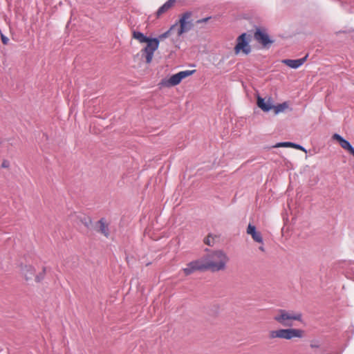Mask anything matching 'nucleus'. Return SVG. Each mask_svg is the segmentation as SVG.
Masks as SVG:
<instances>
[{
    "mask_svg": "<svg viewBox=\"0 0 354 354\" xmlns=\"http://www.w3.org/2000/svg\"><path fill=\"white\" fill-rule=\"evenodd\" d=\"M228 261L229 257L223 251H212L204 257L201 263V270L204 269L214 272L224 270Z\"/></svg>",
    "mask_w": 354,
    "mask_h": 354,
    "instance_id": "obj_1",
    "label": "nucleus"
},
{
    "mask_svg": "<svg viewBox=\"0 0 354 354\" xmlns=\"http://www.w3.org/2000/svg\"><path fill=\"white\" fill-rule=\"evenodd\" d=\"M273 319L283 326L292 327L294 322H301L302 314L299 312L280 308L274 312Z\"/></svg>",
    "mask_w": 354,
    "mask_h": 354,
    "instance_id": "obj_2",
    "label": "nucleus"
},
{
    "mask_svg": "<svg viewBox=\"0 0 354 354\" xmlns=\"http://www.w3.org/2000/svg\"><path fill=\"white\" fill-rule=\"evenodd\" d=\"M304 330L297 328H281L269 332L270 339H283L290 340L293 338H301L304 336Z\"/></svg>",
    "mask_w": 354,
    "mask_h": 354,
    "instance_id": "obj_3",
    "label": "nucleus"
},
{
    "mask_svg": "<svg viewBox=\"0 0 354 354\" xmlns=\"http://www.w3.org/2000/svg\"><path fill=\"white\" fill-rule=\"evenodd\" d=\"M251 50L250 36L246 33L241 34L236 39V44L234 48V54L239 55L243 53L247 55L250 53Z\"/></svg>",
    "mask_w": 354,
    "mask_h": 354,
    "instance_id": "obj_4",
    "label": "nucleus"
},
{
    "mask_svg": "<svg viewBox=\"0 0 354 354\" xmlns=\"http://www.w3.org/2000/svg\"><path fill=\"white\" fill-rule=\"evenodd\" d=\"M193 14L192 11H187L181 15L179 19L180 27L178 29V36H180L183 33L189 32L194 28V24L192 19Z\"/></svg>",
    "mask_w": 354,
    "mask_h": 354,
    "instance_id": "obj_5",
    "label": "nucleus"
},
{
    "mask_svg": "<svg viewBox=\"0 0 354 354\" xmlns=\"http://www.w3.org/2000/svg\"><path fill=\"white\" fill-rule=\"evenodd\" d=\"M147 46L141 50L142 56H145L146 63L149 64L151 62L153 53L159 46V39L149 38V41L145 42Z\"/></svg>",
    "mask_w": 354,
    "mask_h": 354,
    "instance_id": "obj_6",
    "label": "nucleus"
},
{
    "mask_svg": "<svg viewBox=\"0 0 354 354\" xmlns=\"http://www.w3.org/2000/svg\"><path fill=\"white\" fill-rule=\"evenodd\" d=\"M179 73L171 75L169 79H163L160 82L161 86L171 87L179 84L181 82Z\"/></svg>",
    "mask_w": 354,
    "mask_h": 354,
    "instance_id": "obj_7",
    "label": "nucleus"
},
{
    "mask_svg": "<svg viewBox=\"0 0 354 354\" xmlns=\"http://www.w3.org/2000/svg\"><path fill=\"white\" fill-rule=\"evenodd\" d=\"M176 3V0H168L162 6H160L156 12V18H160L162 15L170 10Z\"/></svg>",
    "mask_w": 354,
    "mask_h": 354,
    "instance_id": "obj_8",
    "label": "nucleus"
},
{
    "mask_svg": "<svg viewBox=\"0 0 354 354\" xmlns=\"http://www.w3.org/2000/svg\"><path fill=\"white\" fill-rule=\"evenodd\" d=\"M257 105L263 111L268 112L272 109L274 107L273 102L271 98H268L267 100L261 97H257Z\"/></svg>",
    "mask_w": 354,
    "mask_h": 354,
    "instance_id": "obj_9",
    "label": "nucleus"
},
{
    "mask_svg": "<svg viewBox=\"0 0 354 354\" xmlns=\"http://www.w3.org/2000/svg\"><path fill=\"white\" fill-rule=\"evenodd\" d=\"M21 272L26 281L32 279L35 274V269L30 265H21Z\"/></svg>",
    "mask_w": 354,
    "mask_h": 354,
    "instance_id": "obj_10",
    "label": "nucleus"
},
{
    "mask_svg": "<svg viewBox=\"0 0 354 354\" xmlns=\"http://www.w3.org/2000/svg\"><path fill=\"white\" fill-rule=\"evenodd\" d=\"M307 57L308 55H306L304 57L298 59H283L281 62L290 68H297L304 64L307 59Z\"/></svg>",
    "mask_w": 354,
    "mask_h": 354,
    "instance_id": "obj_11",
    "label": "nucleus"
},
{
    "mask_svg": "<svg viewBox=\"0 0 354 354\" xmlns=\"http://www.w3.org/2000/svg\"><path fill=\"white\" fill-rule=\"evenodd\" d=\"M254 37L256 41H257L259 43L261 44L264 46L272 42L270 40L268 35L266 32L260 30H257L254 32Z\"/></svg>",
    "mask_w": 354,
    "mask_h": 354,
    "instance_id": "obj_12",
    "label": "nucleus"
},
{
    "mask_svg": "<svg viewBox=\"0 0 354 354\" xmlns=\"http://www.w3.org/2000/svg\"><path fill=\"white\" fill-rule=\"evenodd\" d=\"M96 227H98L96 229L97 232L102 234L106 237L109 236V226L108 224L106 223V220L104 218H102L97 222Z\"/></svg>",
    "mask_w": 354,
    "mask_h": 354,
    "instance_id": "obj_13",
    "label": "nucleus"
},
{
    "mask_svg": "<svg viewBox=\"0 0 354 354\" xmlns=\"http://www.w3.org/2000/svg\"><path fill=\"white\" fill-rule=\"evenodd\" d=\"M247 233L252 236L254 241L263 243L261 234L259 232H257L255 226L249 224L247 228Z\"/></svg>",
    "mask_w": 354,
    "mask_h": 354,
    "instance_id": "obj_14",
    "label": "nucleus"
},
{
    "mask_svg": "<svg viewBox=\"0 0 354 354\" xmlns=\"http://www.w3.org/2000/svg\"><path fill=\"white\" fill-rule=\"evenodd\" d=\"M199 270V260H195L187 265V267L183 268V272L186 276Z\"/></svg>",
    "mask_w": 354,
    "mask_h": 354,
    "instance_id": "obj_15",
    "label": "nucleus"
},
{
    "mask_svg": "<svg viewBox=\"0 0 354 354\" xmlns=\"http://www.w3.org/2000/svg\"><path fill=\"white\" fill-rule=\"evenodd\" d=\"M77 222L83 224L87 229H89L92 225V219L90 216L81 214L76 216Z\"/></svg>",
    "mask_w": 354,
    "mask_h": 354,
    "instance_id": "obj_16",
    "label": "nucleus"
},
{
    "mask_svg": "<svg viewBox=\"0 0 354 354\" xmlns=\"http://www.w3.org/2000/svg\"><path fill=\"white\" fill-rule=\"evenodd\" d=\"M333 139L337 140L342 147V148H343L345 150H347L351 146L348 141L344 139L340 135L337 133H335L333 136Z\"/></svg>",
    "mask_w": 354,
    "mask_h": 354,
    "instance_id": "obj_17",
    "label": "nucleus"
},
{
    "mask_svg": "<svg viewBox=\"0 0 354 354\" xmlns=\"http://www.w3.org/2000/svg\"><path fill=\"white\" fill-rule=\"evenodd\" d=\"M133 38L138 40L140 43H145L149 41V37L145 36L142 32L134 30Z\"/></svg>",
    "mask_w": 354,
    "mask_h": 354,
    "instance_id": "obj_18",
    "label": "nucleus"
},
{
    "mask_svg": "<svg viewBox=\"0 0 354 354\" xmlns=\"http://www.w3.org/2000/svg\"><path fill=\"white\" fill-rule=\"evenodd\" d=\"M217 239L218 237L216 236L209 234L204 239V243L209 246H213Z\"/></svg>",
    "mask_w": 354,
    "mask_h": 354,
    "instance_id": "obj_19",
    "label": "nucleus"
},
{
    "mask_svg": "<svg viewBox=\"0 0 354 354\" xmlns=\"http://www.w3.org/2000/svg\"><path fill=\"white\" fill-rule=\"evenodd\" d=\"M287 108H288V104L286 102H284V103H282V104H279L277 106H274L272 109H274V113L276 114H277V113H279L280 112L283 111Z\"/></svg>",
    "mask_w": 354,
    "mask_h": 354,
    "instance_id": "obj_20",
    "label": "nucleus"
},
{
    "mask_svg": "<svg viewBox=\"0 0 354 354\" xmlns=\"http://www.w3.org/2000/svg\"><path fill=\"white\" fill-rule=\"evenodd\" d=\"M176 26V24L171 26V28L168 30H167L165 32L160 35L158 36V37H157L156 39H159V41H160V40H162V39L169 37L171 35V32L175 28Z\"/></svg>",
    "mask_w": 354,
    "mask_h": 354,
    "instance_id": "obj_21",
    "label": "nucleus"
},
{
    "mask_svg": "<svg viewBox=\"0 0 354 354\" xmlns=\"http://www.w3.org/2000/svg\"><path fill=\"white\" fill-rule=\"evenodd\" d=\"M46 268V267H43L42 271L40 272L38 274L35 275V281L37 283L41 282L45 277Z\"/></svg>",
    "mask_w": 354,
    "mask_h": 354,
    "instance_id": "obj_22",
    "label": "nucleus"
},
{
    "mask_svg": "<svg viewBox=\"0 0 354 354\" xmlns=\"http://www.w3.org/2000/svg\"><path fill=\"white\" fill-rule=\"evenodd\" d=\"M196 72V70H192V71H180L179 72V75L180 76V79L181 80L191 75H192L193 73H194Z\"/></svg>",
    "mask_w": 354,
    "mask_h": 354,
    "instance_id": "obj_23",
    "label": "nucleus"
},
{
    "mask_svg": "<svg viewBox=\"0 0 354 354\" xmlns=\"http://www.w3.org/2000/svg\"><path fill=\"white\" fill-rule=\"evenodd\" d=\"M292 143L290 142H279L275 145V147H292Z\"/></svg>",
    "mask_w": 354,
    "mask_h": 354,
    "instance_id": "obj_24",
    "label": "nucleus"
},
{
    "mask_svg": "<svg viewBox=\"0 0 354 354\" xmlns=\"http://www.w3.org/2000/svg\"><path fill=\"white\" fill-rule=\"evenodd\" d=\"M1 41L4 45H7L8 44L9 39L7 37H6L3 34L1 33Z\"/></svg>",
    "mask_w": 354,
    "mask_h": 354,
    "instance_id": "obj_25",
    "label": "nucleus"
},
{
    "mask_svg": "<svg viewBox=\"0 0 354 354\" xmlns=\"http://www.w3.org/2000/svg\"><path fill=\"white\" fill-rule=\"evenodd\" d=\"M10 166V162L9 161L6 160H4L3 162H2V164H1V167L3 168H8Z\"/></svg>",
    "mask_w": 354,
    "mask_h": 354,
    "instance_id": "obj_26",
    "label": "nucleus"
},
{
    "mask_svg": "<svg viewBox=\"0 0 354 354\" xmlns=\"http://www.w3.org/2000/svg\"><path fill=\"white\" fill-rule=\"evenodd\" d=\"M292 148L297 149H300V150H304V148L301 145L295 144L293 142L292 143Z\"/></svg>",
    "mask_w": 354,
    "mask_h": 354,
    "instance_id": "obj_27",
    "label": "nucleus"
},
{
    "mask_svg": "<svg viewBox=\"0 0 354 354\" xmlns=\"http://www.w3.org/2000/svg\"><path fill=\"white\" fill-rule=\"evenodd\" d=\"M208 19H209V18H207H207H204V19H201V22H206V21L208 20Z\"/></svg>",
    "mask_w": 354,
    "mask_h": 354,
    "instance_id": "obj_28",
    "label": "nucleus"
},
{
    "mask_svg": "<svg viewBox=\"0 0 354 354\" xmlns=\"http://www.w3.org/2000/svg\"><path fill=\"white\" fill-rule=\"evenodd\" d=\"M259 250H260L261 251H262V252H264V251H265V249H264V248H263V246H260V247H259Z\"/></svg>",
    "mask_w": 354,
    "mask_h": 354,
    "instance_id": "obj_29",
    "label": "nucleus"
}]
</instances>
